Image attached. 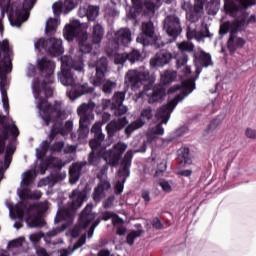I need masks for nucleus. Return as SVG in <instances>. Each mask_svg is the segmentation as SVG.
Wrapping results in <instances>:
<instances>
[{
    "mask_svg": "<svg viewBox=\"0 0 256 256\" xmlns=\"http://www.w3.org/2000/svg\"><path fill=\"white\" fill-rule=\"evenodd\" d=\"M194 65L196 67V76L194 78H190L186 81H183L181 85H174L169 88L168 93H177L181 97L187 94V97L195 91V81L199 79V75H201V71L203 68L209 67L213 65V60L211 59V54L206 52H198L194 53Z\"/></svg>",
    "mask_w": 256,
    "mask_h": 256,
    "instance_id": "0eeeda50",
    "label": "nucleus"
},
{
    "mask_svg": "<svg viewBox=\"0 0 256 256\" xmlns=\"http://www.w3.org/2000/svg\"><path fill=\"white\" fill-rule=\"evenodd\" d=\"M27 77H35V65L30 64L27 68Z\"/></svg>",
    "mask_w": 256,
    "mask_h": 256,
    "instance_id": "774afa93",
    "label": "nucleus"
},
{
    "mask_svg": "<svg viewBox=\"0 0 256 256\" xmlns=\"http://www.w3.org/2000/svg\"><path fill=\"white\" fill-rule=\"evenodd\" d=\"M128 123L129 122L127 121V117H122L118 120H112L106 126L108 137H114L117 131H121V129H123V127H125Z\"/></svg>",
    "mask_w": 256,
    "mask_h": 256,
    "instance_id": "2f4dec72",
    "label": "nucleus"
},
{
    "mask_svg": "<svg viewBox=\"0 0 256 256\" xmlns=\"http://www.w3.org/2000/svg\"><path fill=\"white\" fill-rule=\"evenodd\" d=\"M127 60L130 63H137V61H141V51L137 49H133L130 53H126Z\"/></svg>",
    "mask_w": 256,
    "mask_h": 256,
    "instance_id": "49530a36",
    "label": "nucleus"
},
{
    "mask_svg": "<svg viewBox=\"0 0 256 256\" xmlns=\"http://www.w3.org/2000/svg\"><path fill=\"white\" fill-rule=\"evenodd\" d=\"M101 217L103 221H109V219H112L113 225H117V223H119V220L114 218V217H117V214L115 212L104 211L102 212Z\"/></svg>",
    "mask_w": 256,
    "mask_h": 256,
    "instance_id": "09e8293b",
    "label": "nucleus"
},
{
    "mask_svg": "<svg viewBox=\"0 0 256 256\" xmlns=\"http://www.w3.org/2000/svg\"><path fill=\"white\" fill-rule=\"evenodd\" d=\"M73 221H75V216L73 211L68 208H61L57 211L56 217L54 219V223H62L61 227L53 228L51 231L47 233L48 237H55V235H59V233H63L67 227L73 225Z\"/></svg>",
    "mask_w": 256,
    "mask_h": 256,
    "instance_id": "aec40b11",
    "label": "nucleus"
},
{
    "mask_svg": "<svg viewBox=\"0 0 256 256\" xmlns=\"http://www.w3.org/2000/svg\"><path fill=\"white\" fill-rule=\"evenodd\" d=\"M65 147V142L58 141L54 142L52 145L49 141L45 140L40 144V147L36 149V157L41 161L39 165L40 173L41 175H45V171L49 169V165H53L56 169H63L65 167V164L61 159H55V158H49L48 160L45 159V155H47V151L50 150V152L53 153H61Z\"/></svg>",
    "mask_w": 256,
    "mask_h": 256,
    "instance_id": "1a4fd4ad",
    "label": "nucleus"
},
{
    "mask_svg": "<svg viewBox=\"0 0 256 256\" xmlns=\"http://www.w3.org/2000/svg\"><path fill=\"white\" fill-rule=\"evenodd\" d=\"M222 122L223 118L219 116L212 119L208 124L207 128L204 130V139H206L207 141H213L215 139V131H217V127H219Z\"/></svg>",
    "mask_w": 256,
    "mask_h": 256,
    "instance_id": "7c9ffc66",
    "label": "nucleus"
},
{
    "mask_svg": "<svg viewBox=\"0 0 256 256\" xmlns=\"http://www.w3.org/2000/svg\"><path fill=\"white\" fill-rule=\"evenodd\" d=\"M104 153L105 152H97L96 149H92V151L88 155V165H91L92 167H97L101 163Z\"/></svg>",
    "mask_w": 256,
    "mask_h": 256,
    "instance_id": "58836bf2",
    "label": "nucleus"
},
{
    "mask_svg": "<svg viewBox=\"0 0 256 256\" xmlns=\"http://www.w3.org/2000/svg\"><path fill=\"white\" fill-rule=\"evenodd\" d=\"M125 101V92H116L112 99H106L102 102V109H110L115 117H122L127 113V108L123 105Z\"/></svg>",
    "mask_w": 256,
    "mask_h": 256,
    "instance_id": "412c9836",
    "label": "nucleus"
},
{
    "mask_svg": "<svg viewBox=\"0 0 256 256\" xmlns=\"http://www.w3.org/2000/svg\"><path fill=\"white\" fill-rule=\"evenodd\" d=\"M75 151H77V147L76 146H73V145L65 146V144H64V148H63V154L64 155H69L71 153H75Z\"/></svg>",
    "mask_w": 256,
    "mask_h": 256,
    "instance_id": "e2e57ef3",
    "label": "nucleus"
},
{
    "mask_svg": "<svg viewBox=\"0 0 256 256\" xmlns=\"http://www.w3.org/2000/svg\"><path fill=\"white\" fill-rule=\"evenodd\" d=\"M245 135L248 139H256V129L247 128L245 130Z\"/></svg>",
    "mask_w": 256,
    "mask_h": 256,
    "instance_id": "69168bd1",
    "label": "nucleus"
},
{
    "mask_svg": "<svg viewBox=\"0 0 256 256\" xmlns=\"http://www.w3.org/2000/svg\"><path fill=\"white\" fill-rule=\"evenodd\" d=\"M186 35H187V38H188V39H193V38L197 37V30L191 28V26H188V27H187V33H186Z\"/></svg>",
    "mask_w": 256,
    "mask_h": 256,
    "instance_id": "0e129e2a",
    "label": "nucleus"
},
{
    "mask_svg": "<svg viewBox=\"0 0 256 256\" xmlns=\"http://www.w3.org/2000/svg\"><path fill=\"white\" fill-rule=\"evenodd\" d=\"M97 188L101 189L102 191H108V189H111V183L107 180L100 179Z\"/></svg>",
    "mask_w": 256,
    "mask_h": 256,
    "instance_id": "13d9d810",
    "label": "nucleus"
},
{
    "mask_svg": "<svg viewBox=\"0 0 256 256\" xmlns=\"http://www.w3.org/2000/svg\"><path fill=\"white\" fill-rule=\"evenodd\" d=\"M107 54L109 57H114L115 65H123L127 60V53H119V47H115L114 49L109 47L107 49Z\"/></svg>",
    "mask_w": 256,
    "mask_h": 256,
    "instance_id": "72a5a7b5",
    "label": "nucleus"
},
{
    "mask_svg": "<svg viewBox=\"0 0 256 256\" xmlns=\"http://www.w3.org/2000/svg\"><path fill=\"white\" fill-rule=\"evenodd\" d=\"M27 207H32L31 211H33V209L36 208V209H40V211L45 213V211H47L49 209V201L45 200L43 202H39L34 205H27Z\"/></svg>",
    "mask_w": 256,
    "mask_h": 256,
    "instance_id": "3c124183",
    "label": "nucleus"
},
{
    "mask_svg": "<svg viewBox=\"0 0 256 256\" xmlns=\"http://www.w3.org/2000/svg\"><path fill=\"white\" fill-rule=\"evenodd\" d=\"M103 123L100 121L93 124L91 128V133L93 135V139L90 140L89 146L91 149H99L101 147V143L105 141V135L103 134Z\"/></svg>",
    "mask_w": 256,
    "mask_h": 256,
    "instance_id": "a878e982",
    "label": "nucleus"
},
{
    "mask_svg": "<svg viewBox=\"0 0 256 256\" xmlns=\"http://www.w3.org/2000/svg\"><path fill=\"white\" fill-rule=\"evenodd\" d=\"M87 241V237L81 236L78 241L74 244L72 251H77L80 247H83L85 245V242Z\"/></svg>",
    "mask_w": 256,
    "mask_h": 256,
    "instance_id": "052dcab7",
    "label": "nucleus"
},
{
    "mask_svg": "<svg viewBox=\"0 0 256 256\" xmlns=\"http://www.w3.org/2000/svg\"><path fill=\"white\" fill-rule=\"evenodd\" d=\"M43 237H44L43 233L38 232V233L31 234L29 239L31 243H39V241H41Z\"/></svg>",
    "mask_w": 256,
    "mask_h": 256,
    "instance_id": "bf43d9fd",
    "label": "nucleus"
},
{
    "mask_svg": "<svg viewBox=\"0 0 256 256\" xmlns=\"http://www.w3.org/2000/svg\"><path fill=\"white\" fill-rule=\"evenodd\" d=\"M178 49L180 53L176 56V66L179 69V67H183L187 65V62L189 61V56L185 53H191L193 52V49H195V45L191 42H182L178 44Z\"/></svg>",
    "mask_w": 256,
    "mask_h": 256,
    "instance_id": "393cba45",
    "label": "nucleus"
},
{
    "mask_svg": "<svg viewBox=\"0 0 256 256\" xmlns=\"http://www.w3.org/2000/svg\"><path fill=\"white\" fill-rule=\"evenodd\" d=\"M96 217L97 213L93 212V204H87L80 213L78 225H76L71 231L72 237H78L85 228L90 226L88 230V239H91V237H93V233H95V228L99 223H101V219L97 218L95 220Z\"/></svg>",
    "mask_w": 256,
    "mask_h": 256,
    "instance_id": "f8f14e48",
    "label": "nucleus"
},
{
    "mask_svg": "<svg viewBox=\"0 0 256 256\" xmlns=\"http://www.w3.org/2000/svg\"><path fill=\"white\" fill-rule=\"evenodd\" d=\"M241 30H235L230 32V36L227 41V49L231 55L237 51V49H243L245 47V44L247 43V40L243 37L237 36V33H239Z\"/></svg>",
    "mask_w": 256,
    "mask_h": 256,
    "instance_id": "bb28decb",
    "label": "nucleus"
},
{
    "mask_svg": "<svg viewBox=\"0 0 256 256\" xmlns=\"http://www.w3.org/2000/svg\"><path fill=\"white\" fill-rule=\"evenodd\" d=\"M131 41V30L129 28H120L114 34V47H119V45L127 47Z\"/></svg>",
    "mask_w": 256,
    "mask_h": 256,
    "instance_id": "c756f323",
    "label": "nucleus"
},
{
    "mask_svg": "<svg viewBox=\"0 0 256 256\" xmlns=\"http://www.w3.org/2000/svg\"><path fill=\"white\" fill-rule=\"evenodd\" d=\"M150 223L153 229H157V230L163 229V223H161V219H159L158 217L152 218Z\"/></svg>",
    "mask_w": 256,
    "mask_h": 256,
    "instance_id": "4d7b16f0",
    "label": "nucleus"
},
{
    "mask_svg": "<svg viewBox=\"0 0 256 256\" xmlns=\"http://www.w3.org/2000/svg\"><path fill=\"white\" fill-rule=\"evenodd\" d=\"M95 109L94 102L83 103L77 108V115L80 118L79 128L77 133L72 132L70 137L72 141L83 143L87 137H89V127L93 121H95V114L93 110Z\"/></svg>",
    "mask_w": 256,
    "mask_h": 256,
    "instance_id": "9d476101",
    "label": "nucleus"
},
{
    "mask_svg": "<svg viewBox=\"0 0 256 256\" xmlns=\"http://www.w3.org/2000/svg\"><path fill=\"white\" fill-rule=\"evenodd\" d=\"M137 43L143 45V47H149V45H155L158 47H165L162 43L159 45V38L155 34V26L152 21L142 23V33L136 38Z\"/></svg>",
    "mask_w": 256,
    "mask_h": 256,
    "instance_id": "6ab92c4d",
    "label": "nucleus"
},
{
    "mask_svg": "<svg viewBox=\"0 0 256 256\" xmlns=\"http://www.w3.org/2000/svg\"><path fill=\"white\" fill-rule=\"evenodd\" d=\"M105 197V191L101 188H98V186L94 189L93 192V199L96 203L101 202V200Z\"/></svg>",
    "mask_w": 256,
    "mask_h": 256,
    "instance_id": "603ef678",
    "label": "nucleus"
},
{
    "mask_svg": "<svg viewBox=\"0 0 256 256\" xmlns=\"http://www.w3.org/2000/svg\"><path fill=\"white\" fill-rule=\"evenodd\" d=\"M150 82L148 85H144V93L148 97L149 103H159L165 97V87L163 85H169L177 79V72L173 70H166L161 74V84H157L153 87L155 83V75L149 74V70L145 67H140L136 70H129L125 76V83H129L132 89H139L143 83Z\"/></svg>",
    "mask_w": 256,
    "mask_h": 256,
    "instance_id": "f03ea898",
    "label": "nucleus"
},
{
    "mask_svg": "<svg viewBox=\"0 0 256 256\" xmlns=\"http://www.w3.org/2000/svg\"><path fill=\"white\" fill-rule=\"evenodd\" d=\"M38 69L41 77L44 80L41 82L36 78L32 82V91L36 99V107L38 109L39 117L44 121V125L49 123H57L61 119L63 112L61 111L60 102H55L54 105L47 100L53 97L52 83L55 81L53 73H55V62L47 57H43L38 61Z\"/></svg>",
    "mask_w": 256,
    "mask_h": 256,
    "instance_id": "f257e3e1",
    "label": "nucleus"
},
{
    "mask_svg": "<svg viewBox=\"0 0 256 256\" xmlns=\"http://www.w3.org/2000/svg\"><path fill=\"white\" fill-rule=\"evenodd\" d=\"M221 9V0H210L206 4V11L208 15H217Z\"/></svg>",
    "mask_w": 256,
    "mask_h": 256,
    "instance_id": "ea45409f",
    "label": "nucleus"
},
{
    "mask_svg": "<svg viewBox=\"0 0 256 256\" xmlns=\"http://www.w3.org/2000/svg\"><path fill=\"white\" fill-rule=\"evenodd\" d=\"M141 12V4H133V6H126V13L128 19H137Z\"/></svg>",
    "mask_w": 256,
    "mask_h": 256,
    "instance_id": "79ce46f5",
    "label": "nucleus"
},
{
    "mask_svg": "<svg viewBox=\"0 0 256 256\" xmlns=\"http://www.w3.org/2000/svg\"><path fill=\"white\" fill-rule=\"evenodd\" d=\"M85 165H87V161L76 162L70 166L69 181L71 185H75V183L79 181V179L81 178V171H83V167H85Z\"/></svg>",
    "mask_w": 256,
    "mask_h": 256,
    "instance_id": "473e14b6",
    "label": "nucleus"
},
{
    "mask_svg": "<svg viewBox=\"0 0 256 256\" xmlns=\"http://www.w3.org/2000/svg\"><path fill=\"white\" fill-rule=\"evenodd\" d=\"M35 181V171L28 170L22 174V180L20 182L21 188L17 190L18 196L21 201H25L27 199H31L32 201H39V199L43 196L41 190L31 191V185Z\"/></svg>",
    "mask_w": 256,
    "mask_h": 256,
    "instance_id": "dca6fc26",
    "label": "nucleus"
},
{
    "mask_svg": "<svg viewBox=\"0 0 256 256\" xmlns=\"http://www.w3.org/2000/svg\"><path fill=\"white\" fill-rule=\"evenodd\" d=\"M256 0H224V10L228 15L237 16L239 13H248L249 7L255 5Z\"/></svg>",
    "mask_w": 256,
    "mask_h": 256,
    "instance_id": "4be33fe9",
    "label": "nucleus"
},
{
    "mask_svg": "<svg viewBox=\"0 0 256 256\" xmlns=\"http://www.w3.org/2000/svg\"><path fill=\"white\" fill-rule=\"evenodd\" d=\"M164 29L166 30L167 35L175 39L178 35H181L183 28L181 27V19L177 15H168L164 19L163 24Z\"/></svg>",
    "mask_w": 256,
    "mask_h": 256,
    "instance_id": "5701e85b",
    "label": "nucleus"
},
{
    "mask_svg": "<svg viewBox=\"0 0 256 256\" xmlns=\"http://www.w3.org/2000/svg\"><path fill=\"white\" fill-rule=\"evenodd\" d=\"M186 133H189V127L182 126L178 128L170 137H168L166 142L171 143V141H175L177 137H183V135H186Z\"/></svg>",
    "mask_w": 256,
    "mask_h": 256,
    "instance_id": "c03bdc74",
    "label": "nucleus"
},
{
    "mask_svg": "<svg viewBox=\"0 0 256 256\" xmlns=\"http://www.w3.org/2000/svg\"><path fill=\"white\" fill-rule=\"evenodd\" d=\"M18 137L19 128L15 122L9 124L5 116L0 114V182L3 181L5 171L9 169L13 160Z\"/></svg>",
    "mask_w": 256,
    "mask_h": 256,
    "instance_id": "39448f33",
    "label": "nucleus"
},
{
    "mask_svg": "<svg viewBox=\"0 0 256 256\" xmlns=\"http://www.w3.org/2000/svg\"><path fill=\"white\" fill-rule=\"evenodd\" d=\"M143 230H132L126 237V241L128 245H134L135 239L139 238L142 235Z\"/></svg>",
    "mask_w": 256,
    "mask_h": 256,
    "instance_id": "de8ad7c7",
    "label": "nucleus"
},
{
    "mask_svg": "<svg viewBox=\"0 0 256 256\" xmlns=\"http://www.w3.org/2000/svg\"><path fill=\"white\" fill-rule=\"evenodd\" d=\"M46 35H55L57 33V19L49 18L45 26Z\"/></svg>",
    "mask_w": 256,
    "mask_h": 256,
    "instance_id": "37998d69",
    "label": "nucleus"
},
{
    "mask_svg": "<svg viewBox=\"0 0 256 256\" xmlns=\"http://www.w3.org/2000/svg\"><path fill=\"white\" fill-rule=\"evenodd\" d=\"M73 71L85 73V60H83V56H62L61 71L58 72L57 77L58 81L61 85H64V87H72L66 92L70 101H75V99H79L82 95H87V93H93L94 91L93 87H89V84L87 83L75 86V76L73 75Z\"/></svg>",
    "mask_w": 256,
    "mask_h": 256,
    "instance_id": "7ed1b4c3",
    "label": "nucleus"
},
{
    "mask_svg": "<svg viewBox=\"0 0 256 256\" xmlns=\"http://www.w3.org/2000/svg\"><path fill=\"white\" fill-rule=\"evenodd\" d=\"M67 177V173L65 172H58L54 173L50 176V178L42 179L40 181V185H48L49 187H53L56 183L63 181Z\"/></svg>",
    "mask_w": 256,
    "mask_h": 256,
    "instance_id": "f704fd0d",
    "label": "nucleus"
},
{
    "mask_svg": "<svg viewBox=\"0 0 256 256\" xmlns=\"http://www.w3.org/2000/svg\"><path fill=\"white\" fill-rule=\"evenodd\" d=\"M71 208L72 209H79L81 205H83V202L85 201V194L80 192L79 190H73L71 195Z\"/></svg>",
    "mask_w": 256,
    "mask_h": 256,
    "instance_id": "c9c22d12",
    "label": "nucleus"
},
{
    "mask_svg": "<svg viewBox=\"0 0 256 256\" xmlns=\"http://www.w3.org/2000/svg\"><path fill=\"white\" fill-rule=\"evenodd\" d=\"M164 171H167V161L166 160H162L157 165V169H156V172H155V177H159V175H161V173H164Z\"/></svg>",
    "mask_w": 256,
    "mask_h": 256,
    "instance_id": "6e6d98bb",
    "label": "nucleus"
},
{
    "mask_svg": "<svg viewBox=\"0 0 256 256\" xmlns=\"http://www.w3.org/2000/svg\"><path fill=\"white\" fill-rule=\"evenodd\" d=\"M199 33L200 37H202L203 39L207 37L211 39V37H213V34L209 31V26L205 22L202 23V29Z\"/></svg>",
    "mask_w": 256,
    "mask_h": 256,
    "instance_id": "5fc2aeb1",
    "label": "nucleus"
},
{
    "mask_svg": "<svg viewBox=\"0 0 256 256\" xmlns=\"http://www.w3.org/2000/svg\"><path fill=\"white\" fill-rule=\"evenodd\" d=\"M34 47L36 51L44 50L53 57H57L65 53V49L63 48V40L59 38H39L36 42H34Z\"/></svg>",
    "mask_w": 256,
    "mask_h": 256,
    "instance_id": "a211bd4d",
    "label": "nucleus"
},
{
    "mask_svg": "<svg viewBox=\"0 0 256 256\" xmlns=\"http://www.w3.org/2000/svg\"><path fill=\"white\" fill-rule=\"evenodd\" d=\"M23 241H25V238L23 237H19L17 239L9 241L8 249H19L20 247H23Z\"/></svg>",
    "mask_w": 256,
    "mask_h": 256,
    "instance_id": "8fccbe9b",
    "label": "nucleus"
},
{
    "mask_svg": "<svg viewBox=\"0 0 256 256\" xmlns=\"http://www.w3.org/2000/svg\"><path fill=\"white\" fill-rule=\"evenodd\" d=\"M201 13H203V9H198L197 6H193V10L186 13V19L191 23H197V21L201 19Z\"/></svg>",
    "mask_w": 256,
    "mask_h": 256,
    "instance_id": "a19ab883",
    "label": "nucleus"
},
{
    "mask_svg": "<svg viewBox=\"0 0 256 256\" xmlns=\"http://www.w3.org/2000/svg\"><path fill=\"white\" fill-rule=\"evenodd\" d=\"M99 17V6H88L87 19L88 21H95Z\"/></svg>",
    "mask_w": 256,
    "mask_h": 256,
    "instance_id": "a18cd8bd",
    "label": "nucleus"
},
{
    "mask_svg": "<svg viewBox=\"0 0 256 256\" xmlns=\"http://www.w3.org/2000/svg\"><path fill=\"white\" fill-rule=\"evenodd\" d=\"M159 185L165 193H171V191H173L172 181L160 180Z\"/></svg>",
    "mask_w": 256,
    "mask_h": 256,
    "instance_id": "864d4df0",
    "label": "nucleus"
},
{
    "mask_svg": "<svg viewBox=\"0 0 256 256\" xmlns=\"http://www.w3.org/2000/svg\"><path fill=\"white\" fill-rule=\"evenodd\" d=\"M133 155V150H128L120 163V168L117 172L118 180L114 186V192L116 195H121V193H123L127 178L131 175V163L133 161Z\"/></svg>",
    "mask_w": 256,
    "mask_h": 256,
    "instance_id": "f3484780",
    "label": "nucleus"
},
{
    "mask_svg": "<svg viewBox=\"0 0 256 256\" xmlns=\"http://www.w3.org/2000/svg\"><path fill=\"white\" fill-rule=\"evenodd\" d=\"M73 131V120H68L63 125L61 122L52 126L49 137L50 139H55L56 135H62V137H66Z\"/></svg>",
    "mask_w": 256,
    "mask_h": 256,
    "instance_id": "cd10ccee",
    "label": "nucleus"
},
{
    "mask_svg": "<svg viewBox=\"0 0 256 256\" xmlns=\"http://www.w3.org/2000/svg\"><path fill=\"white\" fill-rule=\"evenodd\" d=\"M12 55L13 48L9 44V40L0 41V93L3 109L7 115H9V97L7 96L9 76L7 75L13 70V63L11 62Z\"/></svg>",
    "mask_w": 256,
    "mask_h": 256,
    "instance_id": "423d86ee",
    "label": "nucleus"
},
{
    "mask_svg": "<svg viewBox=\"0 0 256 256\" xmlns=\"http://www.w3.org/2000/svg\"><path fill=\"white\" fill-rule=\"evenodd\" d=\"M162 3H173V0H145L144 9L148 13H155L156 9H159Z\"/></svg>",
    "mask_w": 256,
    "mask_h": 256,
    "instance_id": "e433bc0d",
    "label": "nucleus"
},
{
    "mask_svg": "<svg viewBox=\"0 0 256 256\" xmlns=\"http://www.w3.org/2000/svg\"><path fill=\"white\" fill-rule=\"evenodd\" d=\"M5 205L9 210V217L13 220L25 218V223L30 229H41L45 227V221L38 214H31L32 207H28L25 202H20L13 206L11 201L6 200Z\"/></svg>",
    "mask_w": 256,
    "mask_h": 256,
    "instance_id": "9b49d317",
    "label": "nucleus"
},
{
    "mask_svg": "<svg viewBox=\"0 0 256 256\" xmlns=\"http://www.w3.org/2000/svg\"><path fill=\"white\" fill-rule=\"evenodd\" d=\"M141 197L145 201V203H149V201H151V196L148 190H143Z\"/></svg>",
    "mask_w": 256,
    "mask_h": 256,
    "instance_id": "338daca9",
    "label": "nucleus"
},
{
    "mask_svg": "<svg viewBox=\"0 0 256 256\" xmlns=\"http://www.w3.org/2000/svg\"><path fill=\"white\" fill-rule=\"evenodd\" d=\"M177 161L180 165H191L192 160L189 148H180L178 150Z\"/></svg>",
    "mask_w": 256,
    "mask_h": 256,
    "instance_id": "4c0bfd02",
    "label": "nucleus"
},
{
    "mask_svg": "<svg viewBox=\"0 0 256 256\" xmlns=\"http://www.w3.org/2000/svg\"><path fill=\"white\" fill-rule=\"evenodd\" d=\"M87 29H89V24L81 23L79 20H72L63 30V36L66 41L71 42L77 39L79 52L84 55L93 51V45H101V41H103V36L105 35V29L99 23L93 26L92 39H89Z\"/></svg>",
    "mask_w": 256,
    "mask_h": 256,
    "instance_id": "20e7f679",
    "label": "nucleus"
},
{
    "mask_svg": "<svg viewBox=\"0 0 256 256\" xmlns=\"http://www.w3.org/2000/svg\"><path fill=\"white\" fill-rule=\"evenodd\" d=\"M143 119H146V121H151V119H153V109L151 107L144 108L141 111V118L137 119L126 127L125 134L127 137H130L133 131H137V129H141V127L145 125V121Z\"/></svg>",
    "mask_w": 256,
    "mask_h": 256,
    "instance_id": "b1692460",
    "label": "nucleus"
},
{
    "mask_svg": "<svg viewBox=\"0 0 256 256\" xmlns=\"http://www.w3.org/2000/svg\"><path fill=\"white\" fill-rule=\"evenodd\" d=\"M127 151V144L123 142H118L114 144L113 148L107 150L103 154V159L106 161V165L102 166L99 173L97 174V179H103L107 175L110 167H118L121 157Z\"/></svg>",
    "mask_w": 256,
    "mask_h": 256,
    "instance_id": "4468645a",
    "label": "nucleus"
},
{
    "mask_svg": "<svg viewBox=\"0 0 256 256\" xmlns=\"http://www.w3.org/2000/svg\"><path fill=\"white\" fill-rule=\"evenodd\" d=\"M189 93H186L184 95L176 94V96L170 100L166 105H163L160 107L156 114L155 118L157 119L158 123L151 127L150 130L147 133L148 139H150V143H153L155 139H157L158 135H164L165 134V128H163V125H167L169 123V120L171 119V114L173 111H175V107L187 97Z\"/></svg>",
    "mask_w": 256,
    "mask_h": 256,
    "instance_id": "6e6552de",
    "label": "nucleus"
},
{
    "mask_svg": "<svg viewBox=\"0 0 256 256\" xmlns=\"http://www.w3.org/2000/svg\"><path fill=\"white\" fill-rule=\"evenodd\" d=\"M173 59V55L167 50H160L155 57L150 59V67H165Z\"/></svg>",
    "mask_w": 256,
    "mask_h": 256,
    "instance_id": "c85d7f7f",
    "label": "nucleus"
},
{
    "mask_svg": "<svg viewBox=\"0 0 256 256\" xmlns=\"http://www.w3.org/2000/svg\"><path fill=\"white\" fill-rule=\"evenodd\" d=\"M231 17H236V19L233 22L227 21L221 24L219 30L220 35H227V33L231 35V31H243V29H247L249 25L256 23L255 14L249 16V12H239L238 15H231Z\"/></svg>",
    "mask_w": 256,
    "mask_h": 256,
    "instance_id": "2eb2a0df",
    "label": "nucleus"
},
{
    "mask_svg": "<svg viewBox=\"0 0 256 256\" xmlns=\"http://www.w3.org/2000/svg\"><path fill=\"white\" fill-rule=\"evenodd\" d=\"M89 69H95L96 74L93 78V84L95 87L102 86V91L106 95H110L113 92V89L117 87L115 82H111V80L105 81V75L107 74V69L109 67V62L107 58L101 57L97 62L90 61L88 63ZM104 83V84H103Z\"/></svg>",
    "mask_w": 256,
    "mask_h": 256,
    "instance_id": "ddd939ff",
    "label": "nucleus"
},
{
    "mask_svg": "<svg viewBox=\"0 0 256 256\" xmlns=\"http://www.w3.org/2000/svg\"><path fill=\"white\" fill-rule=\"evenodd\" d=\"M115 202V196H110L108 197L104 202H103V207L104 209H111L113 207V203Z\"/></svg>",
    "mask_w": 256,
    "mask_h": 256,
    "instance_id": "680f3d73",
    "label": "nucleus"
}]
</instances>
